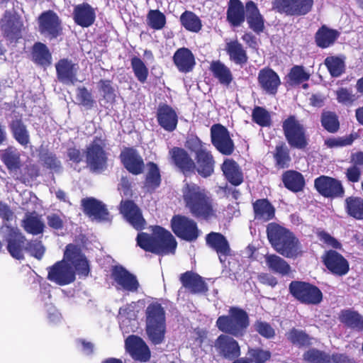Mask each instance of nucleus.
<instances>
[{
	"label": "nucleus",
	"instance_id": "39",
	"mask_svg": "<svg viewBox=\"0 0 363 363\" xmlns=\"http://www.w3.org/2000/svg\"><path fill=\"white\" fill-rule=\"evenodd\" d=\"M282 182L285 187L293 192L302 191L305 185L303 175L294 170L285 172L282 175Z\"/></svg>",
	"mask_w": 363,
	"mask_h": 363
},
{
	"label": "nucleus",
	"instance_id": "4",
	"mask_svg": "<svg viewBox=\"0 0 363 363\" xmlns=\"http://www.w3.org/2000/svg\"><path fill=\"white\" fill-rule=\"evenodd\" d=\"M249 324L247 312L238 307H230L228 315L219 316L216 320L219 330L236 337L245 335Z\"/></svg>",
	"mask_w": 363,
	"mask_h": 363
},
{
	"label": "nucleus",
	"instance_id": "13",
	"mask_svg": "<svg viewBox=\"0 0 363 363\" xmlns=\"http://www.w3.org/2000/svg\"><path fill=\"white\" fill-rule=\"evenodd\" d=\"M318 192L326 198H342L345 195V189L340 181L327 176H320L314 181Z\"/></svg>",
	"mask_w": 363,
	"mask_h": 363
},
{
	"label": "nucleus",
	"instance_id": "15",
	"mask_svg": "<svg viewBox=\"0 0 363 363\" xmlns=\"http://www.w3.org/2000/svg\"><path fill=\"white\" fill-rule=\"evenodd\" d=\"M323 261L327 269L335 275L342 277L350 270L348 261L335 250L326 252L323 256Z\"/></svg>",
	"mask_w": 363,
	"mask_h": 363
},
{
	"label": "nucleus",
	"instance_id": "11",
	"mask_svg": "<svg viewBox=\"0 0 363 363\" xmlns=\"http://www.w3.org/2000/svg\"><path fill=\"white\" fill-rule=\"evenodd\" d=\"M173 232L180 238L186 241L196 240L199 236L196 223L184 216H175L171 221Z\"/></svg>",
	"mask_w": 363,
	"mask_h": 363
},
{
	"label": "nucleus",
	"instance_id": "2",
	"mask_svg": "<svg viewBox=\"0 0 363 363\" xmlns=\"http://www.w3.org/2000/svg\"><path fill=\"white\" fill-rule=\"evenodd\" d=\"M185 207L196 218L209 220L217 216L214 200L209 192L194 183H186L182 189Z\"/></svg>",
	"mask_w": 363,
	"mask_h": 363
},
{
	"label": "nucleus",
	"instance_id": "57",
	"mask_svg": "<svg viewBox=\"0 0 363 363\" xmlns=\"http://www.w3.org/2000/svg\"><path fill=\"white\" fill-rule=\"evenodd\" d=\"M321 124L330 133H335L339 129V121L335 113L325 111L321 116Z\"/></svg>",
	"mask_w": 363,
	"mask_h": 363
},
{
	"label": "nucleus",
	"instance_id": "48",
	"mask_svg": "<svg viewBox=\"0 0 363 363\" xmlns=\"http://www.w3.org/2000/svg\"><path fill=\"white\" fill-rule=\"evenodd\" d=\"M340 320L351 328L363 330V317L356 312L351 311H342Z\"/></svg>",
	"mask_w": 363,
	"mask_h": 363
},
{
	"label": "nucleus",
	"instance_id": "52",
	"mask_svg": "<svg viewBox=\"0 0 363 363\" xmlns=\"http://www.w3.org/2000/svg\"><path fill=\"white\" fill-rule=\"evenodd\" d=\"M325 65L333 77H338L345 72V62L338 57H326Z\"/></svg>",
	"mask_w": 363,
	"mask_h": 363
},
{
	"label": "nucleus",
	"instance_id": "53",
	"mask_svg": "<svg viewBox=\"0 0 363 363\" xmlns=\"http://www.w3.org/2000/svg\"><path fill=\"white\" fill-rule=\"evenodd\" d=\"M303 357L309 363H330V355L315 348L308 350Z\"/></svg>",
	"mask_w": 363,
	"mask_h": 363
},
{
	"label": "nucleus",
	"instance_id": "28",
	"mask_svg": "<svg viewBox=\"0 0 363 363\" xmlns=\"http://www.w3.org/2000/svg\"><path fill=\"white\" fill-rule=\"evenodd\" d=\"M169 154L174 164L184 174L195 172L196 164L189 154L183 149L174 147Z\"/></svg>",
	"mask_w": 363,
	"mask_h": 363
},
{
	"label": "nucleus",
	"instance_id": "21",
	"mask_svg": "<svg viewBox=\"0 0 363 363\" xmlns=\"http://www.w3.org/2000/svg\"><path fill=\"white\" fill-rule=\"evenodd\" d=\"M112 278L122 289L130 292H136L139 283L136 277L121 266H116L112 269Z\"/></svg>",
	"mask_w": 363,
	"mask_h": 363
},
{
	"label": "nucleus",
	"instance_id": "63",
	"mask_svg": "<svg viewBox=\"0 0 363 363\" xmlns=\"http://www.w3.org/2000/svg\"><path fill=\"white\" fill-rule=\"evenodd\" d=\"M254 327L255 330L264 337L269 339L275 335L274 328L267 322L257 320L254 324Z\"/></svg>",
	"mask_w": 363,
	"mask_h": 363
},
{
	"label": "nucleus",
	"instance_id": "30",
	"mask_svg": "<svg viewBox=\"0 0 363 363\" xmlns=\"http://www.w3.org/2000/svg\"><path fill=\"white\" fill-rule=\"evenodd\" d=\"M173 61L178 70L183 73L191 72L196 65L194 54L186 48L177 50L173 55Z\"/></svg>",
	"mask_w": 363,
	"mask_h": 363
},
{
	"label": "nucleus",
	"instance_id": "17",
	"mask_svg": "<svg viewBox=\"0 0 363 363\" xmlns=\"http://www.w3.org/2000/svg\"><path fill=\"white\" fill-rule=\"evenodd\" d=\"M214 347L221 357L229 360L235 359L240 355L238 342L227 335H219L215 341Z\"/></svg>",
	"mask_w": 363,
	"mask_h": 363
},
{
	"label": "nucleus",
	"instance_id": "10",
	"mask_svg": "<svg viewBox=\"0 0 363 363\" xmlns=\"http://www.w3.org/2000/svg\"><path fill=\"white\" fill-rule=\"evenodd\" d=\"M313 0H273L272 6L279 13L287 16H304L313 7Z\"/></svg>",
	"mask_w": 363,
	"mask_h": 363
},
{
	"label": "nucleus",
	"instance_id": "19",
	"mask_svg": "<svg viewBox=\"0 0 363 363\" xmlns=\"http://www.w3.org/2000/svg\"><path fill=\"white\" fill-rule=\"evenodd\" d=\"M257 81L260 88L269 95H275L281 84L279 75L272 69L268 67L259 70Z\"/></svg>",
	"mask_w": 363,
	"mask_h": 363
},
{
	"label": "nucleus",
	"instance_id": "9",
	"mask_svg": "<svg viewBox=\"0 0 363 363\" xmlns=\"http://www.w3.org/2000/svg\"><path fill=\"white\" fill-rule=\"evenodd\" d=\"M0 233L2 238L7 242V250L10 255L16 259H23L24 258L23 251L26 246L25 245L26 239L20 230L5 225L1 228Z\"/></svg>",
	"mask_w": 363,
	"mask_h": 363
},
{
	"label": "nucleus",
	"instance_id": "32",
	"mask_svg": "<svg viewBox=\"0 0 363 363\" xmlns=\"http://www.w3.org/2000/svg\"><path fill=\"white\" fill-rule=\"evenodd\" d=\"M196 160L195 171L196 170L198 174L202 177H208L213 173L215 161L209 151L206 150V151L200 152L196 155Z\"/></svg>",
	"mask_w": 363,
	"mask_h": 363
},
{
	"label": "nucleus",
	"instance_id": "58",
	"mask_svg": "<svg viewBox=\"0 0 363 363\" xmlns=\"http://www.w3.org/2000/svg\"><path fill=\"white\" fill-rule=\"evenodd\" d=\"M2 160L9 169H16L20 167V154L16 150L9 148L5 150Z\"/></svg>",
	"mask_w": 363,
	"mask_h": 363
},
{
	"label": "nucleus",
	"instance_id": "64",
	"mask_svg": "<svg viewBox=\"0 0 363 363\" xmlns=\"http://www.w3.org/2000/svg\"><path fill=\"white\" fill-rule=\"evenodd\" d=\"M135 306V303L133 302L130 304H128L119 309L118 317L120 321H121V325L123 326L128 322H129V319L135 318V314L134 312Z\"/></svg>",
	"mask_w": 363,
	"mask_h": 363
},
{
	"label": "nucleus",
	"instance_id": "26",
	"mask_svg": "<svg viewBox=\"0 0 363 363\" xmlns=\"http://www.w3.org/2000/svg\"><path fill=\"white\" fill-rule=\"evenodd\" d=\"M159 125L165 130L172 132L177 128L178 116L176 111L167 104H160L157 111Z\"/></svg>",
	"mask_w": 363,
	"mask_h": 363
},
{
	"label": "nucleus",
	"instance_id": "27",
	"mask_svg": "<svg viewBox=\"0 0 363 363\" xmlns=\"http://www.w3.org/2000/svg\"><path fill=\"white\" fill-rule=\"evenodd\" d=\"M96 13L89 4L83 3L74 6L73 19L76 24L83 28L91 26L95 21Z\"/></svg>",
	"mask_w": 363,
	"mask_h": 363
},
{
	"label": "nucleus",
	"instance_id": "49",
	"mask_svg": "<svg viewBox=\"0 0 363 363\" xmlns=\"http://www.w3.org/2000/svg\"><path fill=\"white\" fill-rule=\"evenodd\" d=\"M148 171L146 174L145 186L154 190L157 188L161 182V176L159 167L154 162H150L147 164Z\"/></svg>",
	"mask_w": 363,
	"mask_h": 363
},
{
	"label": "nucleus",
	"instance_id": "12",
	"mask_svg": "<svg viewBox=\"0 0 363 363\" xmlns=\"http://www.w3.org/2000/svg\"><path fill=\"white\" fill-rule=\"evenodd\" d=\"M39 32L50 39L61 35L62 28L59 16L52 11H47L38 17Z\"/></svg>",
	"mask_w": 363,
	"mask_h": 363
},
{
	"label": "nucleus",
	"instance_id": "42",
	"mask_svg": "<svg viewBox=\"0 0 363 363\" xmlns=\"http://www.w3.org/2000/svg\"><path fill=\"white\" fill-rule=\"evenodd\" d=\"M255 219L268 221L274 217V208L267 199H259L253 203Z\"/></svg>",
	"mask_w": 363,
	"mask_h": 363
},
{
	"label": "nucleus",
	"instance_id": "62",
	"mask_svg": "<svg viewBox=\"0 0 363 363\" xmlns=\"http://www.w3.org/2000/svg\"><path fill=\"white\" fill-rule=\"evenodd\" d=\"M49 227L55 230H62L66 223V216L62 213H50L47 216Z\"/></svg>",
	"mask_w": 363,
	"mask_h": 363
},
{
	"label": "nucleus",
	"instance_id": "7",
	"mask_svg": "<svg viewBox=\"0 0 363 363\" xmlns=\"http://www.w3.org/2000/svg\"><path fill=\"white\" fill-rule=\"evenodd\" d=\"M282 129L285 138L291 147L302 150L308 145L305 128L295 116H289L283 121Z\"/></svg>",
	"mask_w": 363,
	"mask_h": 363
},
{
	"label": "nucleus",
	"instance_id": "20",
	"mask_svg": "<svg viewBox=\"0 0 363 363\" xmlns=\"http://www.w3.org/2000/svg\"><path fill=\"white\" fill-rule=\"evenodd\" d=\"M125 348L135 360L145 362L150 358V351L147 345L139 337L129 336L125 340Z\"/></svg>",
	"mask_w": 363,
	"mask_h": 363
},
{
	"label": "nucleus",
	"instance_id": "36",
	"mask_svg": "<svg viewBox=\"0 0 363 363\" xmlns=\"http://www.w3.org/2000/svg\"><path fill=\"white\" fill-rule=\"evenodd\" d=\"M225 50L230 60L241 67L245 65L248 60V57L242 44L238 40L230 41L226 44Z\"/></svg>",
	"mask_w": 363,
	"mask_h": 363
},
{
	"label": "nucleus",
	"instance_id": "46",
	"mask_svg": "<svg viewBox=\"0 0 363 363\" xmlns=\"http://www.w3.org/2000/svg\"><path fill=\"white\" fill-rule=\"evenodd\" d=\"M346 212L357 220L363 219V199L358 196H349L345 201Z\"/></svg>",
	"mask_w": 363,
	"mask_h": 363
},
{
	"label": "nucleus",
	"instance_id": "59",
	"mask_svg": "<svg viewBox=\"0 0 363 363\" xmlns=\"http://www.w3.org/2000/svg\"><path fill=\"white\" fill-rule=\"evenodd\" d=\"M288 77L291 84H298L308 81L310 74L306 72L303 67L296 65L291 68Z\"/></svg>",
	"mask_w": 363,
	"mask_h": 363
},
{
	"label": "nucleus",
	"instance_id": "23",
	"mask_svg": "<svg viewBox=\"0 0 363 363\" xmlns=\"http://www.w3.org/2000/svg\"><path fill=\"white\" fill-rule=\"evenodd\" d=\"M179 281L186 290L194 294H205L208 290L203 277L192 271L181 274Z\"/></svg>",
	"mask_w": 363,
	"mask_h": 363
},
{
	"label": "nucleus",
	"instance_id": "38",
	"mask_svg": "<svg viewBox=\"0 0 363 363\" xmlns=\"http://www.w3.org/2000/svg\"><path fill=\"white\" fill-rule=\"evenodd\" d=\"M227 19L235 27L240 26L244 22V6L240 0H230L227 11Z\"/></svg>",
	"mask_w": 363,
	"mask_h": 363
},
{
	"label": "nucleus",
	"instance_id": "24",
	"mask_svg": "<svg viewBox=\"0 0 363 363\" xmlns=\"http://www.w3.org/2000/svg\"><path fill=\"white\" fill-rule=\"evenodd\" d=\"M57 76L61 82L65 84H74L77 81V74L79 69L77 64L72 60L62 59L55 65Z\"/></svg>",
	"mask_w": 363,
	"mask_h": 363
},
{
	"label": "nucleus",
	"instance_id": "6",
	"mask_svg": "<svg viewBox=\"0 0 363 363\" xmlns=\"http://www.w3.org/2000/svg\"><path fill=\"white\" fill-rule=\"evenodd\" d=\"M106 142L102 135L95 136L85 151L86 163L90 171L99 173L107 167Z\"/></svg>",
	"mask_w": 363,
	"mask_h": 363
},
{
	"label": "nucleus",
	"instance_id": "5",
	"mask_svg": "<svg viewBox=\"0 0 363 363\" xmlns=\"http://www.w3.org/2000/svg\"><path fill=\"white\" fill-rule=\"evenodd\" d=\"M146 333L154 345L161 344L166 332L165 311L157 303L150 304L145 311Z\"/></svg>",
	"mask_w": 363,
	"mask_h": 363
},
{
	"label": "nucleus",
	"instance_id": "25",
	"mask_svg": "<svg viewBox=\"0 0 363 363\" xmlns=\"http://www.w3.org/2000/svg\"><path fill=\"white\" fill-rule=\"evenodd\" d=\"M82 205L84 211L89 216L99 221H110L111 218L108 210L101 201L93 199H83Z\"/></svg>",
	"mask_w": 363,
	"mask_h": 363
},
{
	"label": "nucleus",
	"instance_id": "45",
	"mask_svg": "<svg viewBox=\"0 0 363 363\" xmlns=\"http://www.w3.org/2000/svg\"><path fill=\"white\" fill-rule=\"evenodd\" d=\"M13 138L23 146H27L30 143V135L26 125L21 120L16 119L11 121L10 124Z\"/></svg>",
	"mask_w": 363,
	"mask_h": 363
},
{
	"label": "nucleus",
	"instance_id": "22",
	"mask_svg": "<svg viewBox=\"0 0 363 363\" xmlns=\"http://www.w3.org/2000/svg\"><path fill=\"white\" fill-rule=\"evenodd\" d=\"M120 158L123 164L129 172L135 175L143 172L144 162L136 150L125 148L121 152Z\"/></svg>",
	"mask_w": 363,
	"mask_h": 363
},
{
	"label": "nucleus",
	"instance_id": "18",
	"mask_svg": "<svg viewBox=\"0 0 363 363\" xmlns=\"http://www.w3.org/2000/svg\"><path fill=\"white\" fill-rule=\"evenodd\" d=\"M120 212L125 220L137 230H143L145 225V220L138 206L133 201H121Z\"/></svg>",
	"mask_w": 363,
	"mask_h": 363
},
{
	"label": "nucleus",
	"instance_id": "51",
	"mask_svg": "<svg viewBox=\"0 0 363 363\" xmlns=\"http://www.w3.org/2000/svg\"><path fill=\"white\" fill-rule=\"evenodd\" d=\"M275 164L277 167L284 169L289 167L291 157L289 148L284 143L277 145L274 152Z\"/></svg>",
	"mask_w": 363,
	"mask_h": 363
},
{
	"label": "nucleus",
	"instance_id": "41",
	"mask_svg": "<svg viewBox=\"0 0 363 363\" xmlns=\"http://www.w3.org/2000/svg\"><path fill=\"white\" fill-rule=\"evenodd\" d=\"M210 70L218 82L224 85L228 86L233 79L230 69L220 61H213L210 66Z\"/></svg>",
	"mask_w": 363,
	"mask_h": 363
},
{
	"label": "nucleus",
	"instance_id": "14",
	"mask_svg": "<svg viewBox=\"0 0 363 363\" xmlns=\"http://www.w3.org/2000/svg\"><path fill=\"white\" fill-rule=\"evenodd\" d=\"M211 137L213 145L222 154L231 155L234 151V143L227 128L220 124L212 125Z\"/></svg>",
	"mask_w": 363,
	"mask_h": 363
},
{
	"label": "nucleus",
	"instance_id": "44",
	"mask_svg": "<svg viewBox=\"0 0 363 363\" xmlns=\"http://www.w3.org/2000/svg\"><path fill=\"white\" fill-rule=\"evenodd\" d=\"M340 33L336 30L323 26L315 33V42L318 47L325 48L333 45Z\"/></svg>",
	"mask_w": 363,
	"mask_h": 363
},
{
	"label": "nucleus",
	"instance_id": "35",
	"mask_svg": "<svg viewBox=\"0 0 363 363\" xmlns=\"http://www.w3.org/2000/svg\"><path fill=\"white\" fill-rule=\"evenodd\" d=\"M291 233L289 230L274 223L268 224L267 227V238L274 250L279 247Z\"/></svg>",
	"mask_w": 363,
	"mask_h": 363
},
{
	"label": "nucleus",
	"instance_id": "60",
	"mask_svg": "<svg viewBox=\"0 0 363 363\" xmlns=\"http://www.w3.org/2000/svg\"><path fill=\"white\" fill-rule=\"evenodd\" d=\"M25 250L38 259H41L45 252V248L40 241L31 240L26 244Z\"/></svg>",
	"mask_w": 363,
	"mask_h": 363
},
{
	"label": "nucleus",
	"instance_id": "31",
	"mask_svg": "<svg viewBox=\"0 0 363 363\" xmlns=\"http://www.w3.org/2000/svg\"><path fill=\"white\" fill-rule=\"evenodd\" d=\"M275 250L281 255L291 259L303 254L301 244L293 233Z\"/></svg>",
	"mask_w": 363,
	"mask_h": 363
},
{
	"label": "nucleus",
	"instance_id": "40",
	"mask_svg": "<svg viewBox=\"0 0 363 363\" xmlns=\"http://www.w3.org/2000/svg\"><path fill=\"white\" fill-rule=\"evenodd\" d=\"M22 227L32 235H38L43 232L45 224L35 212L27 213L22 220Z\"/></svg>",
	"mask_w": 363,
	"mask_h": 363
},
{
	"label": "nucleus",
	"instance_id": "47",
	"mask_svg": "<svg viewBox=\"0 0 363 363\" xmlns=\"http://www.w3.org/2000/svg\"><path fill=\"white\" fill-rule=\"evenodd\" d=\"M180 22L187 30L198 33L202 28L201 19L194 12L185 11L180 16Z\"/></svg>",
	"mask_w": 363,
	"mask_h": 363
},
{
	"label": "nucleus",
	"instance_id": "43",
	"mask_svg": "<svg viewBox=\"0 0 363 363\" xmlns=\"http://www.w3.org/2000/svg\"><path fill=\"white\" fill-rule=\"evenodd\" d=\"M32 60L34 62L43 67L51 65L52 55L48 48L42 43H35L32 49Z\"/></svg>",
	"mask_w": 363,
	"mask_h": 363
},
{
	"label": "nucleus",
	"instance_id": "55",
	"mask_svg": "<svg viewBox=\"0 0 363 363\" xmlns=\"http://www.w3.org/2000/svg\"><path fill=\"white\" fill-rule=\"evenodd\" d=\"M252 121L262 127H269L272 124L270 113L263 107L256 106L252 113Z\"/></svg>",
	"mask_w": 363,
	"mask_h": 363
},
{
	"label": "nucleus",
	"instance_id": "34",
	"mask_svg": "<svg viewBox=\"0 0 363 363\" xmlns=\"http://www.w3.org/2000/svg\"><path fill=\"white\" fill-rule=\"evenodd\" d=\"M264 261L268 269L275 274L282 277L289 276L291 273V267L282 257L275 254H267Z\"/></svg>",
	"mask_w": 363,
	"mask_h": 363
},
{
	"label": "nucleus",
	"instance_id": "56",
	"mask_svg": "<svg viewBox=\"0 0 363 363\" xmlns=\"http://www.w3.org/2000/svg\"><path fill=\"white\" fill-rule=\"evenodd\" d=\"M131 67L137 79L141 83L145 82L148 76V69L142 60L133 57L131 59Z\"/></svg>",
	"mask_w": 363,
	"mask_h": 363
},
{
	"label": "nucleus",
	"instance_id": "8",
	"mask_svg": "<svg viewBox=\"0 0 363 363\" xmlns=\"http://www.w3.org/2000/svg\"><path fill=\"white\" fill-rule=\"evenodd\" d=\"M289 289L291 295L302 303L315 305L323 298L321 291L308 282L293 281Z\"/></svg>",
	"mask_w": 363,
	"mask_h": 363
},
{
	"label": "nucleus",
	"instance_id": "61",
	"mask_svg": "<svg viewBox=\"0 0 363 363\" xmlns=\"http://www.w3.org/2000/svg\"><path fill=\"white\" fill-rule=\"evenodd\" d=\"M247 354L250 358L251 362H254L255 363H264L271 357V352L269 351L259 348L249 349Z\"/></svg>",
	"mask_w": 363,
	"mask_h": 363
},
{
	"label": "nucleus",
	"instance_id": "29",
	"mask_svg": "<svg viewBox=\"0 0 363 363\" xmlns=\"http://www.w3.org/2000/svg\"><path fill=\"white\" fill-rule=\"evenodd\" d=\"M206 244L218 255L220 261L225 262L222 257L230 255V247L228 241L221 233L211 232L206 237Z\"/></svg>",
	"mask_w": 363,
	"mask_h": 363
},
{
	"label": "nucleus",
	"instance_id": "37",
	"mask_svg": "<svg viewBox=\"0 0 363 363\" xmlns=\"http://www.w3.org/2000/svg\"><path fill=\"white\" fill-rule=\"evenodd\" d=\"M221 168L225 178L233 185L238 186L242 182V173L238 164L234 160H225Z\"/></svg>",
	"mask_w": 363,
	"mask_h": 363
},
{
	"label": "nucleus",
	"instance_id": "33",
	"mask_svg": "<svg viewBox=\"0 0 363 363\" xmlns=\"http://www.w3.org/2000/svg\"><path fill=\"white\" fill-rule=\"evenodd\" d=\"M246 16L249 27L255 33H259L263 31L264 21L260 14L257 5L252 1L246 4Z\"/></svg>",
	"mask_w": 363,
	"mask_h": 363
},
{
	"label": "nucleus",
	"instance_id": "50",
	"mask_svg": "<svg viewBox=\"0 0 363 363\" xmlns=\"http://www.w3.org/2000/svg\"><path fill=\"white\" fill-rule=\"evenodd\" d=\"M286 336L290 342L298 347L308 346L311 344L310 336L301 330L292 328L286 334Z\"/></svg>",
	"mask_w": 363,
	"mask_h": 363
},
{
	"label": "nucleus",
	"instance_id": "16",
	"mask_svg": "<svg viewBox=\"0 0 363 363\" xmlns=\"http://www.w3.org/2000/svg\"><path fill=\"white\" fill-rule=\"evenodd\" d=\"M0 25L4 35L9 40L12 41L21 37L23 24L18 15L6 11L0 21Z\"/></svg>",
	"mask_w": 363,
	"mask_h": 363
},
{
	"label": "nucleus",
	"instance_id": "3",
	"mask_svg": "<svg viewBox=\"0 0 363 363\" xmlns=\"http://www.w3.org/2000/svg\"><path fill=\"white\" fill-rule=\"evenodd\" d=\"M137 245L143 250L157 255L174 254L177 241L172 233L160 226L152 228V234L140 233L136 238Z\"/></svg>",
	"mask_w": 363,
	"mask_h": 363
},
{
	"label": "nucleus",
	"instance_id": "1",
	"mask_svg": "<svg viewBox=\"0 0 363 363\" xmlns=\"http://www.w3.org/2000/svg\"><path fill=\"white\" fill-rule=\"evenodd\" d=\"M68 262L74 267L78 274H88V262L82 254L80 248L69 244L66 247L64 260L57 262L49 267L48 279L60 286L73 282L75 279V272Z\"/></svg>",
	"mask_w": 363,
	"mask_h": 363
},
{
	"label": "nucleus",
	"instance_id": "54",
	"mask_svg": "<svg viewBox=\"0 0 363 363\" xmlns=\"http://www.w3.org/2000/svg\"><path fill=\"white\" fill-rule=\"evenodd\" d=\"M147 23L152 29L161 30L166 24V17L159 10H150L147 15Z\"/></svg>",
	"mask_w": 363,
	"mask_h": 363
}]
</instances>
